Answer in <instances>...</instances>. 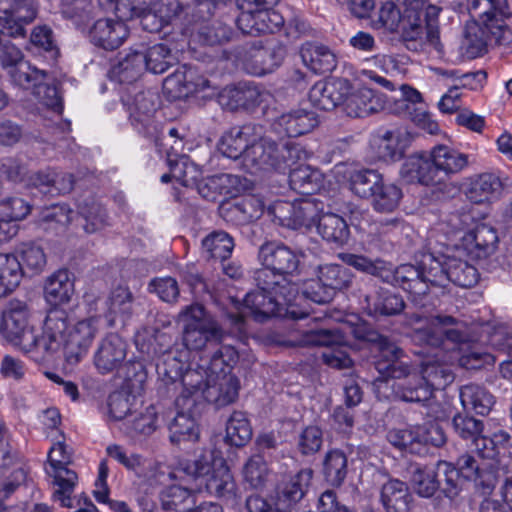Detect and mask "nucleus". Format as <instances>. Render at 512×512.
<instances>
[{
    "instance_id": "nucleus-1",
    "label": "nucleus",
    "mask_w": 512,
    "mask_h": 512,
    "mask_svg": "<svg viewBox=\"0 0 512 512\" xmlns=\"http://www.w3.org/2000/svg\"><path fill=\"white\" fill-rule=\"evenodd\" d=\"M412 339L422 345L432 347L443 345L451 350L448 361L439 363L442 350H438L432 357H427L421 364L419 371H412L400 357L402 351L393 343L382 339L379 343L378 360L376 369L381 378L376 383L387 381L388 378L398 379L392 385L396 396L404 401L425 402L428 401L434 390L444 389L451 384L454 376L448 362L451 364L458 360L456 348L463 340V336L457 321L451 316H436L432 318L416 317L412 322ZM461 365L467 362L459 359Z\"/></svg>"
},
{
    "instance_id": "nucleus-2",
    "label": "nucleus",
    "mask_w": 512,
    "mask_h": 512,
    "mask_svg": "<svg viewBox=\"0 0 512 512\" xmlns=\"http://www.w3.org/2000/svg\"><path fill=\"white\" fill-rule=\"evenodd\" d=\"M454 235L461 240V246H446L443 251L425 253L418 266H415L419 270V279L426 285V290L420 295H411L414 301L425 295L430 286L444 288L453 282L461 287H471L477 283V270L463 260V257L467 253H472L474 249L485 250L496 241V233L485 224H477L465 233L457 230Z\"/></svg>"
},
{
    "instance_id": "nucleus-3",
    "label": "nucleus",
    "mask_w": 512,
    "mask_h": 512,
    "mask_svg": "<svg viewBox=\"0 0 512 512\" xmlns=\"http://www.w3.org/2000/svg\"><path fill=\"white\" fill-rule=\"evenodd\" d=\"M258 289L247 293L239 316L226 317V323L234 326L235 337L245 335L244 317L251 315L257 321H264L272 316L303 318L308 315L302 306L299 293L294 292L290 282L281 277L282 281L269 280V271L257 272Z\"/></svg>"
},
{
    "instance_id": "nucleus-4",
    "label": "nucleus",
    "mask_w": 512,
    "mask_h": 512,
    "mask_svg": "<svg viewBox=\"0 0 512 512\" xmlns=\"http://www.w3.org/2000/svg\"><path fill=\"white\" fill-rule=\"evenodd\" d=\"M171 478L186 483L191 487L172 485L163 498V506L175 512H190L195 506L193 490L205 488L210 494L222 496L224 491V458L220 450L203 453L199 459L184 460L170 473Z\"/></svg>"
},
{
    "instance_id": "nucleus-5",
    "label": "nucleus",
    "mask_w": 512,
    "mask_h": 512,
    "mask_svg": "<svg viewBox=\"0 0 512 512\" xmlns=\"http://www.w3.org/2000/svg\"><path fill=\"white\" fill-rule=\"evenodd\" d=\"M231 143H226V157L242 158L244 167L250 173L259 170H276L284 172L290 167L293 158L301 159L304 151L298 146H285L281 150V159L276 144L262 137V128L255 125H245L231 132Z\"/></svg>"
},
{
    "instance_id": "nucleus-6",
    "label": "nucleus",
    "mask_w": 512,
    "mask_h": 512,
    "mask_svg": "<svg viewBox=\"0 0 512 512\" xmlns=\"http://www.w3.org/2000/svg\"><path fill=\"white\" fill-rule=\"evenodd\" d=\"M100 328L99 316L78 319L68 325V314L64 309H50L43 324V353L63 350L69 362H78L87 353Z\"/></svg>"
},
{
    "instance_id": "nucleus-7",
    "label": "nucleus",
    "mask_w": 512,
    "mask_h": 512,
    "mask_svg": "<svg viewBox=\"0 0 512 512\" xmlns=\"http://www.w3.org/2000/svg\"><path fill=\"white\" fill-rule=\"evenodd\" d=\"M322 209V203L316 199L305 198L295 202L279 201L269 208V212L283 226L307 230L315 226L324 240L344 244L349 237L346 221L332 213L320 215Z\"/></svg>"
},
{
    "instance_id": "nucleus-8",
    "label": "nucleus",
    "mask_w": 512,
    "mask_h": 512,
    "mask_svg": "<svg viewBox=\"0 0 512 512\" xmlns=\"http://www.w3.org/2000/svg\"><path fill=\"white\" fill-rule=\"evenodd\" d=\"M339 258L360 272L400 286L411 295H420L426 290L425 283L419 279V270L411 264H403L392 270L386 262L380 259L371 260L363 255L341 253Z\"/></svg>"
},
{
    "instance_id": "nucleus-9",
    "label": "nucleus",
    "mask_w": 512,
    "mask_h": 512,
    "mask_svg": "<svg viewBox=\"0 0 512 512\" xmlns=\"http://www.w3.org/2000/svg\"><path fill=\"white\" fill-rule=\"evenodd\" d=\"M30 311L25 302L10 300L1 312L0 333L25 353L43 352L42 336L30 325Z\"/></svg>"
},
{
    "instance_id": "nucleus-10",
    "label": "nucleus",
    "mask_w": 512,
    "mask_h": 512,
    "mask_svg": "<svg viewBox=\"0 0 512 512\" xmlns=\"http://www.w3.org/2000/svg\"><path fill=\"white\" fill-rule=\"evenodd\" d=\"M279 0H236L240 10L238 28L246 34L274 33L284 25L283 16L275 10Z\"/></svg>"
},
{
    "instance_id": "nucleus-11",
    "label": "nucleus",
    "mask_w": 512,
    "mask_h": 512,
    "mask_svg": "<svg viewBox=\"0 0 512 512\" xmlns=\"http://www.w3.org/2000/svg\"><path fill=\"white\" fill-rule=\"evenodd\" d=\"M178 321L183 323V343L190 350L202 349L207 342L221 336V330L214 318L199 304L182 309Z\"/></svg>"
},
{
    "instance_id": "nucleus-12",
    "label": "nucleus",
    "mask_w": 512,
    "mask_h": 512,
    "mask_svg": "<svg viewBox=\"0 0 512 512\" xmlns=\"http://www.w3.org/2000/svg\"><path fill=\"white\" fill-rule=\"evenodd\" d=\"M350 271L338 264H326L318 268V278L310 279L302 284L299 294L301 303L310 300L314 303L329 302L336 290L347 288L351 283Z\"/></svg>"
},
{
    "instance_id": "nucleus-13",
    "label": "nucleus",
    "mask_w": 512,
    "mask_h": 512,
    "mask_svg": "<svg viewBox=\"0 0 512 512\" xmlns=\"http://www.w3.org/2000/svg\"><path fill=\"white\" fill-rule=\"evenodd\" d=\"M124 369L125 380L121 389L111 393L107 400L108 416L115 421H126L134 413L138 404L136 393L142 389L144 381L140 365L127 363Z\"/></svg>"
},
{
    "instance_id": "nucleus-14",
    "label": "nucleus",
    "mask_w": 512,
    "mask_h": 512,
    "mask_svg": "<svg viewBox=\"0 0 512 512\" xmlns=\"http://www.w3.org/2000/svg\"><path fill=\"white\" fill-rule=\"evenodd\" d=\"M344 333H346L344 329L309 331L304 334L301 344L325 346L322 359L326 365L335 369L350 368L353 360L348 352L350 348Z\"/></svg>"
},
{
    "instance_id": "nucleus-15",
    "label": "nucleus",
    "mask_w": 512,
    "mask_h": 512,
    "mask_svg": "<svg viewBox=\"0 0 512 512\" xmlns=\"http://www.w3.org/2000/svg\"><path fill=\"white\" fill-rule=\"evenodd\" d=\"M135 12V18L140 19L143 29L148 32H159L189 14L178 0H137Z\"/></svg>"
},
{
    "instance_id": "nucleus-16",
    "label": "nucleus",
    "mask_w": 512,
    "mask_h": 512,
    "mask_svg": "<svg viewBox=\"0 0 512 512\" xmlns=\"http://www.w3.org/2000/svg\"><path fill=\"white\" fill-rule=\"evenodd\" d=\"M470 13L476 12L482 6L484 11L479 13V21L483 33L490 36L496 43L506 45L512 40V32L503 22L510 16L507 0H467Z\"/></svg>"
},
{
    "instance_id": "nucleus-17",
    "label": "nucleus",
    "mask_w": 512,
    "mask_h": 512,
    "mask_svg": "<svg viewBox=\"0 0 512 512\" xmlns=\"http://www.w3.org/2000/svg\"><path fill=\"white\" fill-rule=\"evenodd\" d=\"M48 460L53 469L54 483L57 486L52 498L54 501H58L62 507L72 508L71 495L78 477L74 471L66 467L71 461V455L66 445L62 442L55 443L49 450Z\"/></svg>"
},
{
    "instance_id": "nucleus-18",
    "label": "nucleus",
    "mask_w": 512,
    "mask_h": 512,
    "mask_svg": "<svg viewBox=\"0 0 512 512\" xmlns=\"http://www.w3.org/2000/svg\"><path fill=\"white\" fill-rule=\"evenodd\" d=\"M302 256L285 245L266 243L259 251V259L264 266L259 272L269 271V280L273 278L274 281H282L281 277H285L298 293V286L285 275H292L298 269Z\"/></svg>"
},
{
    "instance_id": "nucleus-19",
    "label": "nucleus",
    "mask_w": 512,
    "mask_h": 512,
    "mask_svg": "<svg viewBox=\"0 0 512 512\" xmlns=\"http://www.w3.org/2000/svg\"><path fill=\"white\" fill-rule=\"evenodd\" d=\"M159 104V97L155 92L144 91L135 95L128 104L131 124L134 129L148 138H157L160 132V123L154 119Z\"/></svg>"
},
{
    "instance_id": "nucleus-20",
    "label": "nucleus",
    "mask_w": 512,
    "mask_h": 512,
    "mask_svg": "<svg viewBox=\"0 0 512 512\" xmlns=\"http://www.w3.org/2000/svg\"><path fill=\"white\" fill-rule=\"evenodd\" d=\"M197 390L198 387L193 386L187 393H182L176 399V406L181 410L177 412L169 427L170 440L173 443L195 442L199 439V428L195 419L190 412L184 411L185 409L190 410L194 406L195 400L192 398V395Z\"/></svg>"
},
{
    "instance_id": "nucleus-21",
    "label": "nucleus",
    "mask_w": 512,
    "mask_h": 512,
    "mask_svg": "<svg viewBox=\"0 0 512 512\" xmlns=\"http://www.w3.org/2000/svg\"><path fill=\"white\" fill-rule=\"evenodd\" d=\"M438 473L444 475L447 487L445 492L453 498L458 494L464 480H477L482 477V471L475 459L470 455H463L457 460L456 466L441 461L437 465Z\"/></svg>"
},
{
    "instance_id": "nucleus-22",
    "label": "nucleus",
    "mask_w": 512,
    "mask_h": 512,
    "mask_svg": "<svg viewBox=\"0 0 512 512\" xmlns=\"http://www.w3.org/2000/svg\"><path fill=\"white\" fill-rule=\"evenodd\" d=\"M126 356L125 341L116 334H109L98 344L93 355V364L100 374L106 375L119 371Z\"/></svg>"
},
{
    "instance_id": "nucleus-23",
    "label": "nucleus",
    "mask_w": 512,
    "mask_h": 512,
    "mask_svg": "<svg viewBox=\"0 0 512 512\" xmlns=\"http://www.w3.org/2000/svg\"><path fill=\"white\" fill-rule=\"evenodd\" d=\"M194 72L191 69H178L173 74L167 76L163 82L164 91L172 98L187 97L194 92H205L207 97L219 95L218 89L211 80L199 77L193 82Z\"/></svg>"
},
{
    "instance_id": "nucleus-24",
    "label": "nucleus",
    "mask_w": 512,
    "mask_h": 512,
    "mask_svg": "<svg viewBox=\"0 0 512 512\" xmlns=\"http://www.w3.org/2000/svg\"><path fill=\"white\" fill-rule=\"evenodd\" d=\"M9 6L0 10V27L11 36H24L25 24L33 21L37 8L33 0H4Z\"/></svg>"
},
{
    "instance_id": "nucleus-25",
    "label": "nucleus",
    "mask_w": 512,
    "mask_h": 512,
    "mask_svg": "<svg viewBox=\"0 0 512 512\" xmlns=\"http://www.w3.org/2000/svg\"><path fill=\"white\" fill-rule=\"evenodd\" d=\"M344 111L350 117H366L385 108L384 95L378 94L370 88L359 87L343 96L341 102Z\"/></svg>"
},
{
    "instance_id": "nucleus-26",
    "label": "nucleus",
    "mask_w": 512,
    "mask_h": 512,
    "mask_svg": "<svg viewBox=\"0 0 512 512\" xmlns=\"http://www.w3.org/2000/svg\"><path fill=\"white\" fill-rule=\"evenodd\" d=\"M435 177L443 174L445 177H451L462 172L469 164V156L458 149L446 145L438 144L429 151Z\"/></svg>"
},
{
    "instance_id": "nucleus-27",
    "label": "nucleus",
    "mask_w": 512,
    "mask_h": 512,
    "mask_svg": "<svg viewBox=\"0 0 512 512\" xmlns=\"http://www.w3.org/2000/svg\"><path fill=\"white\" fill-rule=\"evenodd\" d=\"M349 84L346 80H321L309 91L311 104L320 110H331L341 104L343 96L348 93Z\"/></svg>"
},
{
    "instance_id": "nucleus-28",
    "label": "nucleus",
    "mask_w": 512,
    "mask_h": 512,
    "mask_svg": "<svg viewBox=\"0 0 512 512\" xmlns=\"http://www.w3.org/2000/svg\"><path fill=\"white\" fill-rule=\"evenodd\" d=\"M125 20L104 18L97 20L90 29L91 41L104 49L118 48L128 36Z\"/></svg>"
},
{
    "instance_id": "nucleus-29",
    "label": "nucleus",
    "mask_w": 512,
    "mask_h": 512,
    "mask_svg": "<svg viewBox=\"0 0 512 512\" xmlns=\"http://www.w3.org/2000/svg\"><path fill=\"white\" fill-rule=\"evenodd\" d=\"M370 145L379 159L397 160L408 145L407 134L400 129L379 130L372 136Z\"/></svg>"
},
{
    "instance_id": "nucleus-30",
    "label": "nucleus",
    "mask_w": 512,
    "mask_h": 512,
    "mask_svg": "<svg viewBox=\"0 0 512 512\" xmlns=\"http://www.w3.org/2000/svg\"><path fill=\"white\" fill-rule=\"evenodd\" d=\"M502 183L498 176L492 173H482L468 180L465 194L477 204H489L499 199Z\"/></svg>"
},
{
    "instance_id": "nucleus-31",
    "label": "nucleus",
    "mask_w": 512,
    "mask_h": 512,
    "mask_svg": "<svg viewBox=\"0 0 512 512\" xmlns=\"http://www.w3.org/2000/svg\"><path fill=\"white\" fill-rule=\"evenodd\" d=\"M400 175L407 183L432 185L440 181L435 177L429 153L424 152L408 156L402 164Z\"/></svg>"
},
{
    "instance_id": "nucleus-32",
    "label": "nucleus",
    "mask_w": 512,
    "mask_h": 512,
    "mask_svg": "<svg viewBox=\"0 0 512 512\" xmlns=\"http://www.w3.org/2000/svg\"><path fill=\"white\" fill-rule=\"evenodd\" d=\"M281 51L262 47H251L245 51L242 66L245 71L254 76H263L273 72L282 63Z\"/></svg>"
},
{
    "instance_id": "nucleus-33",
    "label": "nucleus",
    "mask_w": 512,
    "mask_h": 512,
    "mask_svg": "<svg viewBox=\"0 0 512 512\" xmlns=\"http://www.w3.org/2000/svg\"><path fill=\"white\" fill-rule=\"evenodd\" d=\"M29 212L30 206L21 198L0 201V241L16 235L17 225L14 222L22 220Z\"/></svg>"
},
{
    "instance_id": "nucleus-34",
    "label": "nucleus",
    "mask_w": 512,
    "mask_h": 512,
    "mask_svg": "<svg viewBox=\"0 0 512 512\" xmlns=\"http://www.w3.org/2000/svg\"><path fill=\"white\" fill-rule=\"evenodd\" d=\"M303 64L314 73L331 72L337 65L336 55L326 46L305 43L300 49Z\"/></svg>"
},
{
    "instance_id": "nucleus-35",
    "label": "nucleus",
    "mask_w": 512,
    "mask_h": 512,
    "mask_svg": "<svg viewBox=\"0 0 512 512\" xmlns=\"http://www.w3.org/2000/svg\"><path fill=\"white\" fill-rule=\"evenodd\" d=\"M313 472L311 469H304L298 472L294 477L286 483L274 503L277 512H284L291 504L298 502L304 496L307 487L312 479Z\"/></svg>"
},
{
    "instance_id": "nucleus-36",
    "label": "nucleus",
    "mask_w": 512,
    "mask_h": 512,
    "mask_svg": "<svg viewBox=\"0 0 512 512\" xmlns=\"http://www.w3.org/2000/svg\"><path fill=\"white\" fill-rule=\"evenodd\" d=\"M411 499L406 483L398 479H390L382 486L381 501L387 512H408Z\"/></svg>"
},
{
    "instance_id": "nucleus-37",
    "label": "nucleus",
    "mask_w": 512,
    "mask_h": 512,
    "mask_svg": "<svg viewBox=\"0 0 512 512\" xmlns=\"http://www.w3.org/2000/svg\"><path fill=\"white\" fill-rule=\"evenodd\" d=\"M74 293L73 282L67 270H58L46 281L44 287L45 299L51 305L68 303Z\"/></svg>"
},
{
    "instance_id": "nucleus-38",
    "label": "nucleus",
    "mask_w": 512,
    "mask_h": 512,
    "mask_svg": "<svg viewBox=\"0 0 512 512\" xmlns=\"http://www.w3.org/2000/svg\"><path fill=\"white\" fill-rule=\"evenodd\" d=\"M318 124L314 112L304 109L294 110L279 117L277 125L289 137H298L310 132Z\"/></svg>"
},
{
    "instance_id": "nucleus-39",
    "label": "nucleus",
    "mask_w": 512,
    "mask_h": 512,
    "mask_svg": "<svg viewBox=\"0 0 512 512\" xmlns=\"http://www.w3.org/2000/svg\"><path fill=\"white\" fill-rule=\"evenodd\" d=\"M324 182L323 174L308 165L300 164L289 174V183L293 190L301 194H313L321 189Z\"/></svg>"
},
{
    "instance_id": "nucleus-40",
    "label": "nucleus",
    "mask_w": 512,
    "mask_h": 512,
    "mask_svg": "<svg viewBox=\"0 0 512 512\" xmlns=\"http://www.w3.org/2000/svg\"><path fill=\"white\" fill-rule=\"evenodd\" d=\"M158 417L154 406L144 407L142 410H135L124 422V431L130 437L149 436L158 427Z\"/></svg>"
},
{
    "instance_id": "nucleus-41",
    "label": "nucleus",
    "mask_w": 512,
    "mask_h": 512,
    "mask_svg": "<svg viewBox=\"0 0 512 512\" xmlns=\"http://www.w3.org/2000/svg\"><path fill=\"white\" fill-rule=\"evenodd\" d=\"M403 6V39L414 40L422 38L421 12L426 0H397Z\"/></svg>"
},
{
    "instance_id": "nucleus-42",
    "label": "nucleus",
    "mask_w": 512,
    "mask_h": 512,
    "mask_svg": "<svg viewBox=\"0 0 512 512\" xmlns=\"http://www.w3.org/2000/svg\"><path fill=\"white\" fill-rule=\"evenodd\" d=\"M460 400L465 410L479 415H487L494 405L493 396L483 387L474 384L461 388Z\"/></svg>"
},
{
    "instance_id": "nucleus-43",
    "label": "nucleus",
    "mask_w": 512,
    "mask_h": 512,
    "mask_svg": "<svg viewBox=\"0 0 512 512\" xmlns=\"http://www.w3.org/2000/svg\"><path fill=\"white\" fill-rule=\"evenodd\" d=\"M145 59L142 51L128 53L113 66L111 76L121 83L135 81L146 70Z\"/></svg>"
},
{
    "instance_id": "nucleus-44",
    "label": "nucleus",
    "mask_w": 512,
    "mask_h": 512,
    "mask_svg": "<svg viewBox=\"0 0 512 512\" xmlns=\"http://www.w3.org/2000/svg\"><path fill=\"white\" fill-rule=\"evenodd\" d=\"M107 454L123 465L126 469L134 472L140 478H147L152 469V462L137 453L128 454L120 445L112 444L106 448Z\"/></svg>"
},
{
    "instance_id": "nucleus-45",
    "label": "nucleus",
    "mask_w": 512,
    "mask_h": 512,
    "mask_svg": "<svg viewBox=\"0 0 512 512\" xmlns=\"http://www.w3.org/2000/svg\"><path fill=\"white\" fill-rule=\"evenodd\" d=\"M132 314V294L123 287L116 288L110 297L108 307L109 326L125 324Z\"/></svg>"
},
{
    "instance_id": "nucleus-46",
    "label": "nucleus",
    "mask_w": 512,
    "mask_h": 512,
    "mask_svg": "<svg viewBox=\"0 0 512 512\" xmlns=\"http://www.w3.org/2000/svg\"><path fill=\"white\" fill-rule=\"evenodd\" d=\"M370 198L374 210L389 213L398 207L402 198V191L394 183L385 182L382 178Z\"/></svg>"
},
{
    "instance_id": "nucleus-47",
    "label": "nucleus",
    "mask_w": 512,
    "mask_h": 512,
    "mask_svg": "<svg viewBox=\"0 0 512 512\" xmlns=\"http://www.w3.org/2000/svg\"><path fill=\"white\" fill-rule=\"evenodd\" d=\"M437 72L441 75L452 77L458 84L451 87L440 99L438 106L439 109L444 113H452L460 106V86L467 87L470 85V81L475 77L474 74L466 73L459 75L458 71H443L437 69Z\"/></svg>"
},
{
    "instance_id": "nucleus-48",
    "label": "nucleus",
    "mask_w": 512,
    "mask_h": 512,
    "mask_svg": "<svg viewBox=\"0 0 512 512\" xmlns=\"http://www.w3.org/2000/svg\"><path fill=\"white\" fill-rule=\"evenodd\" d=\"M383 176L376 170L362 169L350 173V190L360 198H370Z\"/></svg>"
},
{
    "instance_id": "nucleus-49",
    "label": "nucleus",
    "mask_w": 512,
    "mask_h": 512,
    "mask_svg": "<svg viewBox=\"0 0 512 512\" xmlns=\"http://www.w3.org/2000/svg\"><path fill=\"white\" fill-rule=\"evenodd\" d=\"M252 428L243 412H234L226 422V443L241 447L250 441Z\"/></svg>"
},
{
    "instance_id": "nucleus-50",
    "label": "nucleus",
    "mask_w": 512,
    "mask_h": 512,
    "mask_svg": "<svg viewBox=\"0 0 512 512\" xmlns=\"http://www.w3.org/2000/svg\"><path fill=\"white\" fill-rule=\"evenodd\" d=\"M509 439L510 437L506 432L498 431L492 437L480 435L478 438H474L472 445L481 458L494 460L507 449Z\"/></svg>"
},
{
    "instance_id": "nucleus-51",
    "label": "nucleus",
    "mask_w": 512,
    "mask_h": 512,
    "mask_svg": "<svg viewBox=\"0 0 512 512\" xmlns=\"http://www.w3.org/2000/svg\"><path fill=\"white\" fill-rule=\"evenodd\" d=\"M323 474L328 483L340 486L347 475V457L337 449L327 452L323 463Z\"/></svg>"
},
{
    "instance_id": "nucleus-52",
    "label": "nucleus",
    "mask_w": 512,
    "mask_h": 512,
    "mask_svg": "<svg viewBox=\"0 0 512 512\" xmlns=\"http://www.w3.org/2000/svg\"><path fill=\"white\" fill-rule=\"evenodd\" d=\"M8 74L15 85L25 89L33 88L34 90L45 81L47 76L44 70L36 68L25 60L10 69Z\"/></svg>"
},
{
    "instance_id": "nucleus-53",
    "label": "nucleus",
    "mask_w": 512,
    "mask_h": 512,
    "mask_svg": "<svg viewBox=\"0 0 512 512\" xmlns=\"http://www.w3.org/2000/svg\"><path fill=\"white\" fill-rule=\"evenodd\" d=\"M260 96L256 86L248 82H240L229 88L226 106L230 109L249 108L258 103Z\"/></svg>"
},
{
    "instance_id": "nucleus-54",
    "label": "nucleus",
    "mask_w": 512,
    "mask_h": 512,
    "mask_svg": "<svg viewBox=\"0 0 512 512\" xmlns=\"http://www.w3.org/2000/svg\"><path fill=\"white\" fill-rule=\"evenodd\" d=\"M411 485L421 497L429 498L439 488L435 469L431 466H415L412 471Z\"/></svg>"
},
{
    "instance_id": "nucleus-55",
    "label": "nucleus",
    "mask_w": 512,
    "mask_h": 512,
    "mask_svg": "<svg viewBox=\"0 0 512 512\" xmlns=\"http://www.w3.org/2000/svg\"><path fill=\"white\" fill-rule=\"evenodd\" d=\"M22 277V266L15 255L0 254V289L13 290Z\"/></svg>"
},
{
    "instance_id": "nucleus-56",
    "label": "nucleus",
    "mask_w": 512,
    "mask_h": 512,
    "mask_svg": "<svg viewBox=\"0 0 512 512\" xmlns=\"http://www.w3.org/2000/svg\"><path fill=\"white\" fill-rule=\"evenodd\" d=\"M169 165H171V175L173 179L183 186H192L197 183L200 172L197 166L192 163L187 156L181 155L173 160L168 157Z\"/></svg>"
},
{
    "instance_id": "nucleus-57",
    "label": "nucleus",
    "mask_w": 512,
    "mask_h": 512,
    "mask_svg": "<svg viewBox=\"0 0 512 512\" xmlns=\"http://www.w3.org/2000/svg\"><path fill=\"white\" fill-rule=\"evenodd\" d=\"M387 439L401 451L409 453L420 451V427L393 429L388 432Z\"/></svg>"
},
{
    "instance_id": "nucleus-58",
    "label": "nucleus",
    "mask_w": 512,
    "mask_h": 512,
    "mask_svg": "<svg viewBox=\"0 0 512 512\" xmlns=\"http://www.w3.org/2000/svg\"><path fill=\"white\" fill-rule=\"evenodd\" d=\"M145 56V68L152 73L161 74L165 72L174 62L171 51L164 44H156L150 47Z\"/></svg>"
},
{
    "instance_id": "nucleus-59",
    "label": "nucleus",
    "mask_w": 512,
    "mask_h": 512,
    "mask_svg": "<svg viewBox=\"0 0 512 512\" xmlns=\"http://www.w3.org/2000/svg\"><path fill=\"white\" fill-rule=\"evenodd\" d=\"M79 214L84 221L82 225L86 233H96L107 225L105 210L98 203L80 206Z\"/></svg>"
},
{
    "instance_id": "nucleus-60",
    "label": "nucleus",
    "mask_w": 512,
    "mask_h": 512,
    "mask_svg": "<svg viewBox=\"0 0 512 512\" xmlns=\"http://www.w3.org/2000/svg\"><path fill=\"white\" fill-rule=\"evenodd\" d=\"M441 8L435 5H429L425 10V19L422 18L423 11L421 12V25L423 27V36L422 38L414 39L413 41H419L422 43H429L430 45L438 48L439 46V31L435 24V20L438 17ZM411 42L412 40H407Z\"/></svg>"
},
{
    "instance_id": "nucleus-61",
    "label": "nucleus",
    "mask_w": 512,
    "mask_h": 512,
    "mask_svg": "<svg viewBox=\"0 0 512 512\" xmlns=\"http://www.w3.org/2000/svg\"><path fill=\"white\" fill-rule=\"evenodd\" d=\"M20 257L22 272L28 270L32 273H38L46 265V256L43 249L33 244H23L20 249Z\"/></svg>"
},
{
    "instance_id": "nucleus-62",
    "label": "nucleus",
    "mask_w": 512,
    "mask_h": 512,
    "mask_svg": "<svg viewBox=\"0 0 512 512\" xmlns=\"http://www.w3.org/2000/svg\"><path fill=\"white\" fill-rule=\"evenodd\" d=\"M268 475L269 469L263 457L260 455L251 457L244 467L245 480L253 488L262 487Z\"/></svg>"
},
{
    "instance_id": "nucleus-63",
    "label": "nucleus",
    "mask_w": 512,
    "mask_h": 512,
    "mask_svg": "<svg viewBox=\"0 0 512 512\" xmlns=\"http://www.w3.org/2000/svg\"><path fill=\"white\" fill-rule=\"evenodd\" d=\"M402 22L403 10L400 11L393 3L387 2L381 7L375 26L390 32L401 31L403 34Z\"/></svg>"
},
{
    "instance_id": "nucleus-64",
    "label": "nucleus",
    "mask_w": 512,
    "mask_h": 512,
    "mask_svg": "<svg viewBox=\"0 0 512 512\" xmlns=\"http://www.w3.org/2000/svg\"><path fill=\"white\" fill-rule=\"evenodd\" d=\"M149 287L165 302H175L179 296L177 281L172 277L157 278L150 282Z\"/></svg>"
}]
</instances>
